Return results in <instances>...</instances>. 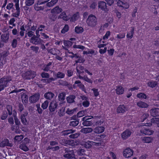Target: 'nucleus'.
I'll return each instance as SVG.
<instances>
[{"label":"nucleus","mask_w":159,"mask_h":159,"mask_svg":"<svg viewBox=\"0 0 159 159\" xmlns=\"http://www.w3.org/2000/svg\"><path fill=\"white\" fill-rule=\"evenodd\" d=\"M125 37V33H120L117 34V38L118 39H123Z\"/></svg>","instance_id":"obj_63"},{"label":"nucleus","mask_w":159,"mask_h":159,"mask_svg":"<svg viewBox=\"0 0 159 159\" xmlns=\"http://www.w3.org/2000/svg\"><path fill=\"white\" fill-rule=\"evenodd\" d=\"M105 129L103 126H99L96 127L93 129V131L95 134H100L102 133L104 131Z\"/></svg>","instance_id":"obj_10"},{"label":"nucleus","mask_w":159,"mask_h":159,"mask_svg":"<svg viewBox=\"0 0 159 159\" xmlns=\"http://www.w3.org/2000/svg\"><path fill=\"white\" fill-rule=\"evenodd\" d=\"M65 76V74L61 72H58L57 75L56 79L57 78H64Z\"/></svg>","instance_id":"obj_59"},{"label":"nucleus","mask_w":159,"mask_h":159,"mask_svg":"<svg viewBox=\"0 0 159 159\" xmlns=\"http://www.w3.org/2000/svg\"><path fill=\"white\" fill-rule=\"evenodd\" d=\"M150 113L151 115L152 116H157L159 115V108H152L150 110Z\"/></svg>","instance_id":"obj_16"},{"label":"nucleus","mask_w":159,"mask_h":159,"mask_svg":"<svg viewBox=\"0 0 159 159\" xmlns=\"http://www.w3.org/2000/svg\"><path fill=\"white\" fill-rule=\"evenodd\" d=\"M116 91L117 94L121 95L124 93V89L121 86H117L116 87Z\"/></svg>","instance_id":"obj_15"},{"label":"nucleus","mask_w":159,"mask_h":159,"mask_svg":"<svg viewBox=\"0 0 159 159\" xmlns=\"http://www.w3.org/2000/svg\"><path fill=\"white\" fill-rule=\"evenodd\" d=\"M100 143H96L95 142L89 141L86 142L84 144L85 147L87 148H89L91 147L92 145L97 146H100Z\"/></svg>","instance_id":"obj_12"},{"label":"nucleus","mask_w":159,"mask_h":159,"mask_svg":"<svg viewBox=\"0 0 159 159\" xmlns=\"http://www.w3.org/2000/svg\"><path fill=\"white\" fill-rule=\"evenodd\" d=\"M133 155V151L130 148H126L124 149L123 152L124 157L126 158H129Z\"/></svg>","instance_id":"obj_2"},{"label":"nucleus","mask_w":159,"mask_h":159,"mask_svg":"<svg viewBox=\"0 0 159 159\" xmlns=\"http://www.w3.org/2000/svg\"><path fill=\"white\" fill-rule=\"evenodd\" d=\"M15 19L14 18L11 19L9 21V23L10 25H12L13 26H15L16 24L14 23L15 21Z\"/></svg>","instance_id":"obj_62"},{"label":"nucleus","mask_w":159,"mask_h":159,"mask_svg":"<svg viewBox=\"0 0 159 159\" xmlns=\"http://www.w3.org/2000/svg\"><path fill=\"white\" fill-rule=\"evenodd\" d=\"M137 105L138 107L141 108H147L148 106V105L147 103L142 101H139L137 102Z\"/></svg>","instance_id":"obj_23"},{"label":"nucleus","mask_w":159,"mask_h":159,"mask_svg":"<svg viewBox=\"0 0 159 159\" xmlns=\"http://www.w3.org/2000/svg\"><path fill=\"white\" fill-rule=\"evenodd\" d=\"M90 104L89 99L84 101L82 102L83 105L85 107H88Z\"/></svg>","instance_id":"obj_52"},{"label":"nucleus","mask_w":159,"mask_h":159,"mask_svg":"<svg viewBox=\"0 0 159 159\" xmlns=\"http://www.w3.org/2000/svg\"><path fill=\"white\" fill-rule=\"evenodd\" d=\"M85 151L84 149H81L78 150L77 152L78 154L80 156H83L85 154Z\"/></svg>","instance_id":"obj_55"},{"label":"nucleus","mask_w":159,"mask_h":159,"mask_svg":"<svg viewBox=\"0 0 159 159\" xmlns=\"http://www.w3.org/2000/svg\"><path fill=\"white\" fill-rule=\"evenodd\" d=\"M98 7L102 10L105 11H108L106 8V5L105 2H100L98 3Z\"/></svg>","instance_id":"obj_17"},{"label":"nucleus","mask_w":159,"mask_h":159,"mask_svg":"<svg viewBox=\"0 0 159 159\" xmlns=\"http://www.w3.org/2000/svg\"><path fill=\"white\" fill-rule=\"evenodd\" d=\"M44 28V26L43 25H40L38 29H37L36 31V34L37 36H38L39 31H42L43 30V29Z\"/></svg>","instance_id":"obj_53"},{"label":"nucleus","mask_w":159,"mask_h":159,"mask_svg":"<svg viewBox=\"0 0 159 159\" xmlns=\"http://www.w3.org/2000/svg\"><path fill=\"white\" fill-rule=\"evenodd\" d=\"M54 94L51 92H48L44 94V97L47 99H50L53 97Z\"/></svg>","instance_id":"obj_30"},{"label":"nucleus","mask_w":159,"mask_h":159,"mask_svg":"<svg viewBox=\"0 0 159 159\" xmlns=\"http://www.w3.org/2000/svg\"><path fill=\"white\" fill-rule=\"evenodd\" d=\"M66 55L70 57H71L73 58L74 57L76 56L77 57L76 54H74L72 52H66Z\"/></svg>","instance_id":"obj_60"},{"label":"nucleus","mask_w":159,"mask_h":159,"mask_svg":"<svg viewBox=\"0 0 159 159\" xmlns=\"http://www.w3.org/2000/svg\"><path fill=\"white\" fill-rule=\"evenodd\" d=\"M50 0H38L37 2L38 4L42 5L47 3Z\"/></svg>","instance_id":"obj_46"},{"label":"nucleus","mask_w":159,"mask_h":159,"mask_svg":"<svg viewBox=\"0 0 159 159\" xmlns=\"http://www.w3.org/2000/svg\"><path fill=\"white\" fill-rule=\"evenodd\" d=\"M5 146H11L12 144L9 143V140L7 139H6L0 143V146L1 147H3Z\"/></svg>","instance_id":"obj_21"},{"label":"nucleus","mask_w":159,"mask_h":159,"mask_svg":"<svg viewBox=\"0 0 159 159\" xmlns=\"http://www.w3.org/2000/svg\"><path fill=\"white\" fill-rule=\"evenodd\" d=\"M35 0H26L25 2V5L28 6H32L34 3Z\"/></svg>","instance_id":"obj_35"},{"label":"nucleus","mask_w":159,"mask_h":159,"mask_svg":"<svg viewBox=\"0 0 159 159\" xmlns=\"http://www.w3.org/2000/svg\"><path fill=\"white\" fill-rule=\"evenodd\" d=\"M153 140V138L150 137H144L142 139V141L143 142L149 143H151Z\"/></svg>","instance_id":"obj_27"},{"label":"nucleus","mask_w":159,"mask_h":159,"mask_svg":"<svg viewBox=\"0 0 159 159\" xmlns=\"http://www.w3.org/2000/svg\"><path fill=\"white\" fill-rule=\"evenodd\" d=\"M56 79V77L54 78H51L47 79H43L42 80V81L46 83H48L52 82V81L55 80Z\"/></svg>","instance_id":"obj_33"},{"label":"nucleus","mask_w":159,"mask_h":159,"mask_svg":"<svg viewBox=\"0 0 159 159\" xmlns=\"http://www.w3.org/2000/svg\"><path fill=\"white\" fill-rule=\"evenodd\" d=\"M75 97L74 95H71L68 97L67 98V101L69 103H72L74 102V99Z\"/></svg>","instance_id":"obj_37"},{"label":"nucleus","mask_w":159,"mask_h":159,"mask_svg":"<svg viewBox=\"0 0 159 159\" xmlns=\"http://www.w3.org/2000/svg\"><path fill=\"white\" fill-rule=\"evenodd\" d=\"M62 11V9L58 6H57L53 8L51 11L52 14L55 15H57L61 12Z\"/></svg>","instance_id":"obj_8"},{"label":"nucleus","mask_w":159,"mask_h":159,"mask_svg":"<svg viewBox=\"0 0 159 159\" xmlns=\"http://www.w3.org/2000/svg\"><path fill=\"white\" fill-rule=\"evenodd\" d=\"M39 4H38L37 2L36 4L34 6V9L36 11H39L40 10H42L43 9V7L41 6H39Z\"/></svg>","instance_id":"obj_50"},{"label":"nucleus","mask_w":159,"mask_h":159,"mask_svg":"<svg viewBox=\"0 0 159 159\" xmlns=\"http://www.w3.org/2000/svg\"><path fill=\"white\" fill-rule=\"evenodd\" d=\"M83 122L82 123L83 125L86 126H91L92 124V122L89 120H83Z\"/></svg>","instance_id":"obj_39"},{"label":"nucleus","mask_w":159,"mask_h":159,"mask_svg":"<svg viewBox=\"0 0 159 159\" xmlns=\"http://www.w3.org/2000/svg\"><path fill=\"white\" fill-rule=\"evenodd\" d=\"M58 1V0H51L46 3V6L49 7H52L56 4Z\"/></svg>","instance_id":"obj_19"},{"label":"nucleus","mask_w":159,"mask_h":159,"mask_svg":"<svg viewBox=\"0 0 159 159\" xmlns=\"http://www.w3.org/2000/svg\"><path fill=\"white\" fill-rule=\"evenodd\" d=\"M11 81V80L7 78H2L0 79V92L3 90L7 86V83Z\"/></svg>","instance_id":"obj_3"},{"label":"nucleus","mask_w":159,"mask_h":159,"mask_svg":"<svg viewBox=\"0 0 159 159\" xmlns=\"http://www.w3.org/2000/svg\"><path fill=\"white\" fill-rule=\"evenodd\" d=\"M93 129L90 127H86L81 129L80 132L84 134H87L91 132Z\"/></svg>","instance_id":"obj_20"},{"label":"nucleus","mask_w":159,"mask_h":159,"mask_svg":"<svg viewBox=\"0 0 159 159\" xmlns=\"http://www.w3.org/2000/svg\"><path fill=\"white\" fill-rule=\"evenodd\" d=\"M49 18L51 20H52L54 21L56 19L57 16V15L52 14L49 15Z\"/></svg>","instance_id":"obj_54"},{"label":"nucleus","mask_w":159,"mask_h":159,"mask_svg":"<svg viewBox=\"0 0 159 159\" xmlns=\"http://www.w3.org/2000/svg\"><path fill=\"white\" fill-rule=\"evenodd\" d=\"M80 135L78 133H75L74 134H70L69 135V137L71 138H77Z\"/></svg>","instance_id":"obj_61"},{"label":"nucleus","mask_w":159,"mask_h":159,"mask_svg":"<svg viewBox=\"0 0 159 159\" xmlns=\"http://www.w3.org/2000/svg\"><path fill=\"white\" fill-rule=\"evenodd\" d=\"M69 29V27L68 25H65L63 29L61 30V33L62 34H64L67 32Z\"/></svg>","instance_id":"obj_41"},{"label":"nucleus","mask_w":159,"mask_h":159,"mask_svg":"<svg viewBox=\"0 0 159 159\" xmlns=\"http://www.w3.org/2000/svg\"><path fill=\"white\" fill-rule=\"evenodd\" d=\"M84 31L83 28L81 27L76 26L75 29V31L77 33H82Z\"/></svg>","instance_id":"obj_32"},{"label":"nucleus","mask_w":159,"mask_h":159,"mask_svg":"<svg viewBox=\"0 0 159 159\" xmlns=\"http://www.w3.org/2000/svg\"><path fill=\"white\" fill-rule=\"evenodd\" d=\"M75 84H78L77 86L81 89H82L83 91H84L85 93H87L84 85L81 83V82L80 81H76L75 82Z\"/></svg>","instance_id":"obj_22"},{"label":"nucleus","mask_w":159,"mask_h":159,"mask_svg":"<svg viewBox=\"0 0 159 159\" xmlns=\"http://www.w3.org/2000/svg\"><path fill=\"white\" fill-rule=\"evenodd\" d=\"M57 106L58 105L56 101H52L50 103L49 107V111L51 112L54 111L57 108Z\"/></svg>","instance_id":"obj_5"},{"label":"nucleus","mask_w":159,"mask_h":159,"mask_svg":"<svg viewBox=\"0 0 159 159\" xmlns=\"http://www.w3.org/2000/svg\"><path fill=\"white\" fill-rule=\"evenodd\" d=\"M92 90L93 91L95 96L97 97L99 95V92L98 91V89L93 88L92 89Z\"/></svg>","instance_id":"obj_56"},{"label":"nucleus","mask_w":159,"mask_h":159,"mask_svg":"<svg viewBox=\"0 0 159 159\" xmlns=\"http://www.w3.org/2000/svg\"><path fill=\"white\" fill-rule=\"evenodd\" d=\"M87 25L91 27H94L97 24V19L93 15H90L86 21Z\"/></svg>","instance_id":"obj_1"},{"label":"nucleus","mask_w":159,"mask_h":159,"mask_svg":"<svg viewBox=\"0 0 159 159\" xmlns=\"http://www.w3.org/2000/svg\"><path fill=\"white\" fill-rule=\"evenodd\" d=\"M35 76L36 73L35 72L30 71L26 72L25 78L27 79L33 78L35 77Z\"/></svg>","instance_id":"obj_14"},{"label":"nucleus","mask_w":159,"mask_h":159,"mask_svg":"<svg viewBox=\"0 0 159 159\" xmlns=\"http://www.w3.org/2000/svg\"><path fill=\"white\" fill-rule=\"evenodd\" d=\"M7 109L8 111V114L9 115L12 114V107L10 105H8L7 106Z\"/></svg>","instance_id":"obj_45"},{"label":"nucleus","mask_w":159,"mask_h":159,"mask_svg":"<svg viewBox=\"0 0 159 159\" xmlns=\"http://www.w3.org/2000/svg\"><path fill=\"white\" fill-rule=\"evenodd\" d=\"M28 96L25 93H23L21 95L22 101L23 104L25 105L26 104L28 100Z\"/></svg>","instance_id":"obj_24"},{"label":"nucleus","mask_w":159,"mask_h":159,"mask_svg":"<svg viewBox=\"0 0 159 159\" xmlns=\"http://www.w3.org/2000/svg\"><path fill=\"white\" fill-rule=\"evenodd\" d=\"M48 102L47 101H46L42 104L41 107L43 109H46L48 106Z\"/></svg>","instance_id":"obj_43"},{"label":"nucleus","mask_w":159,"mask_h":159,"mask_svg":"<svg viewBox=\"0 0 159 159\" xmlns=\"http://www.w3.org/2000/svg\"><path fill=\"white\" fill-rule=\"evenodd\" d=\"M1 37L2 40L5 42H7L9 39L8 36L7 35L5 34L2 35Z\"/></svg>","instance_id":"obj_44"},{"label":"nucleus","mask_w":159,"mask_h":159,"mask_svg":"<svg viewBox=\"0 0 159 159\" xmlns=\"http://www.w3.org/2000/svg\"><path fill=\"white\" fill-rule=\"evenodd\" d=\"M134 27H132L131 28L130 31L128 32L126 35V37L128 38L131 39L133 38L134 35Z\"/></svg>","instance_id":"obj_25"},{"label":"nucleus","mask_w":159,"mask_h":159,"mask_svg":"<svg viewBox=\"0 0 159 159\" xmlns=\"http://www.w3.org/2000/svg\"><path fill=\"white\" fill-rule=\"evenodd\" d=\"M16 12L13 13L12 16L13 17H18L20 14V9H16Z\"/></svg>","instance_id":"obj_48"},{"label":"nucleus","mask_w":159,"mask_h":159,"mask_svg":"<svg viewBox=\"0 0 159 159\" xmlns=\"http://www.w3.org/2000/svg\"><path fill=\"white\" fill-rule=\"evenodd\" d=\"M65 93H60L58 96L59 100L61 101H62L65 99Z\"/></svg>","instance_id":"obj_40"},{"label":"nucleus","mask_w":159,"mask_h":159,"mask_svg":"<svg viewBox=\"0 0 159 159\" xmlns=\"http://www.w3.org/2000/svg\"><path fill=\"white\" fill-rule=\"evenodd\" d=\"M141 133L144 134L145 135H151L152 134L154 131L151 129H148L146 127H143L140 130Z\"/></svg>","instance_id":"obj_6"},{"label":"nucleus","mask_w":159,"mask_h":159,"mask_svg":"<svg viewBox=\"0 0 159 159\" xmlns=\"http://www.w3.org/2000/svg\"><path fill=\"white\" fill-rule=\"evenodd\" d=\"M137 98L141 99H146L147 98L146 95L143 93H139L137 94Z\"/></svg>","instance_id":"obj_34"},{"label":"nucleus","mask_w":159,"mask_h":159,"mask_svg":"<svg viewBox=\"0 0 159 159\" xmlns=\"http://www.w3.org/2000/svg\"><path fill=\"white\" fill-rule=\"evenodd\" d=\"M30 42L33 44H37L41 42V40L35 35H33L30 40Z\"/></svg>","instance_id":"obj_7"},{"label":"nucleus","mask_w":159,"mask_h":159,"mask_svg":"<svg viewBox=\"0 0 159 159\" xmlns=\"http://www.w3.org/2000/svg\"><path fill=\"white\" fill-rule=\"evenodd\" d=\"M73 48H75L80 49L83 50L84 49L85 47L81 45H75L73 46Z\"/></svg>","instance_id":"obj_57"},{"label":"nucleus","mask_w":159,"mask_h":159,"mask_svg":"<svg viewBox=\"0 0 159 159\" xmlns=\"http://www.w3.org/2000/svg\"><path fill=\"white\" fill-rule=\"evenodd\" d=\"M77 109V108H74L73 109H67L66 111V113L69 115L72 114L75 112H76Z\"/></svg>","instance_id":"obj_36"},{"label":"nucleus","mask_w":159,"mask_h":159,"mask_svg":"<svg viewBox=\"0 0 159 159\" xmlns=\"http://www.w3.org/2000/svg\"><path fill=\"white\" fill-rule=\"evenodd\" d=\"M65 109L64 107H62L58 111V115L60 116H62L64 114Z\"/></svg>","instance_id":"obj_51"},{"label":"nucleus","mask_w":159,"mask_h":159,"mask_svg":"<svg viewBox=\"0 0 159 159\" xmlns=\"http://www.w3.org/2000/svg\"><path fill=\"white\" fill-rule=\"evenodd\" d=\"M39 96L40 95L39 93H35L29 98V101L32 103L35 102L39 99Z\"/></svg>","instance_id":"obj_9"},{"label":"nucleus","mask_w":159,"mask_h":159,"mask_svg":"<svg viewBox=\"0 0 159 159\" xmlns=\"http://www.w3.org/2000/svg\"><path fill=\"white\" fill-rule=\"evenodd\" d=\"M80 14L79 12H77L74 14L72 17L70 18V21L71 22H74L75 21L79 20L80 18Z\"/></svg>","instance_id":"obj_13"},{"label":"nucleus","mask_w":159,"mask_h":159,"mask_svg":"<svg viewBox=\"0 0 159 159\" xmlns=\"http://www.w3.org/2000/svg\"><path fill=\"white\" fill-rule=\"evenodd\" d=\"M131 133V131L130 130L126 129L121 134V138L123 140H125L130 136Z\"/></svg>","instance_id":"obj_4"},{"label":"nucleus","mask_w":159,"mask_h":159,"mask_svg":"<svg viewBox=\"0 0 159 159\" xmlns=\"http://www.w3.org/2000/svg\"><path fill=\"white\" fill-rule=\"evenodd\" d=\"M148 116L149 115L148 114L144 113L143 114L141 118V122H143Z\"/></svg>","instance_id":"obj_49"},{"label":"nucleus","mask_w":159,"mask_h":159,"mask_svg":"<svg viewBox=\"0 0 159 159\" xmlns=\"http://www.w3.org/2000/svg\"><path fill=\"white\" fill-rule=\"evenodd\" d=\"M23 135H16L14 138L15 141L16 142H19L21 141L23 138Z\"/></svg>","instance_id":"obj_38"},{"label":"nucleus","mask_w":159,"mask_h":159,"mask_svg":"<svg viewBox=\"0 0 159 159\" xmlns=\"http://www.w3.org/2000/svg\"><path fill=\"white\" fill-rule=\"evenodd\" d=\"M147 84L148 86L153 88L155 87L157 85V82L155 81L151 80L148 82Z\"/></svg>","instance_id":"obj_28"},{"label":"nucleus","mask_w":159,"mask_h":159,"mask_svg":"<svg viewBox=\"0 0 159 159\" xmlns=\"http://www.w3.org/2000/svg\"><path fill=\"white\" fill-rule=\"evenodd\" d=\"M64 156L65 157L67 158L68 159H76L75 157V155L72 152H71V153H69L66 154Z\"/></svg>","instance_id":"obj_29"},{"label":"nucleus","mask_w":159,"mask_h":159,"mask_svg":"<svg viewBox=\"0 0 159 159\" xmlns=\"http://www.w3.org/2000/svg\"><path fill=\"white\" fill-rule=\"evenodd\" d=\"M79 122L78 120H74L70 122V125L72 126H75L79 124Z\"/></svg>","instance_id":"obj_47"},{"label":"nucleus","mask_w":159,"mask_h":159,"mask_svg":"<svg viewBox=\"0 0 159 159\" xmlns=\"http://www.w3.org/2000/svg\"><path fill=\"white\" fill-rule=\"evenodd\" d=\"M59 18H62L64 20L67 21L70 19V17L66 15L65 11L62 12L59 15Z\"/></svg>","instance_id":"obj_18"},{"label":"nucleus","mask_w":159,"mask_h":159,"mask_svg":"<svg viewBox=\"0 0 159 159\" xmlns=\"http://www.w3.org/2000/svg\"><path fill=\"white\" fill-rule=\"evenodd\" d=\"M85 113V111H82L79 112L77 114V116L78 117H80L84 116Z\"/></svg>","instance_id":"obj_58"},{"label":"nucleus","mask_w":159,"mask_h":159,"mask_svg":"<svg viewBox=\"0 0 159 159\" xmlns=\"http://www.w3.org/2000/svg\"><path fill=\"white\" fill-rule=\"evenodd\" d=\"M127 110L126 107L124 105H119L117 109V112L118 113H124Z\"/></svg>","instance_id":"obj_11"},{"label":"nucleus","mask_w":159,"mask_h":159,"mask_svg":"<svg viewBox=\"0 0 159 159\" xmlns=\"http://www.w3.org/2000/svg\"><path fill=\"white\" fill-rule=\"evenodd\" d=\"M20 148L21 149L25 151H27L29 150V148L28 147L24 144H21L20 146Z\"/></svg>","instance_id":"obj_42"},{"label":"nucleus","mask_w":159,"mask_h":159,"mask_svg":"<svg viewBox=\"0 0 159 159\" xmlns=\"http://www.w3.org/2000/svg\"><path fill=\"white\" fill-rule=\"evenodd\" d=\"M37 108V110L39 114H41L42 113L43 110L40 107V104H37L36 105Z\"/></svg>","instance_id":"obj_64"},{"label":"nucleus","mask_w":159,"mask_h":159,"mask_svg":"<svg viewBox=\"0 0 159 159\" xmlns=\"http://www.w3.org/2000/svg\"><path fill=\"white\" fill-rule=\"evenodd\" d=\"M151 122L152 123L157 124V126L159 127V118H153L151 120Z\"/></svg>","instance_id":"obj_31"},{"label":"nucleus","mask_w":159,"mask_h":159,"mask_svg":"<svg viewBox=\"0 0 159 159\" xmlns=\"http://www.w3.org/2000/svg\"><path fill=\"white\" fill-rule=\"evenodd\" d=\"M27 115V113L26 112L24 114H22L21 116V120L24 125H27L28 124L25 118V116Z\"/></svg>","instance_id":"obj_26"}]
</instances>
